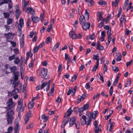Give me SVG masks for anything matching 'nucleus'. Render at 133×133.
Segmentation results:
<instances>
[{
  "label": "nucleus",
  "mask_w": 133,
  "mask_h": 133,
  "mask_svg": "<svg viewBox=\"0 0 133 133\" xmlns=\"http://www.w3.org/2000/svg\"><path fill=\"white\" fill-rule=\"evenodd\" d=\"M94 129V131L95 133H98L99 131H101L102 130L101 129L99 128L98 127H95Z\"/></svg>",
  "instance_id": "30"
},
{
  "label": "nucleus",
  "mask_w": 133,
  "mask_h": 133,
  "mask_svg": "<svg viewBox=\"0 0 133 133\" xmlns=\"http://www.w3.org/2000/svg\"><path fill=\"white\" fill-rule=\"evenodd\" d=\"M79 19L80 24L81 25L88 22V21L85 18V17L83 15H80Z\"/></svg>",
  "instance_id": "7"
},
{
  "label": "nucleus",
  "mask_w": 133,
  "mask_h": 133,
  "mask_svg": "<svg viewBox=\"0 0 133 133\" xmlns=\"http://www.w3.org/2000/svg\"><path fill=\"white\" fill-rule=\"evenodd\" d=\"M19 23L21 27H23L24 25L23 19L22 18H21L19 20Z\"/></svg>",
  "instance_id": "36"
},
{
  "label": "nucleus",
  "mask_w": 133,
  "mask_h": 133,
  "mask_svg": "<svg viewBox=\"0 0 133 133\" xmlns=\"http://www.w3.org/2000/svg\"><path fill=\"white\" fill-rule=\"evenodd\" d=\"M103 24H104L103 23L101 22L98 25V27L99 28H102V27Z\"/></svg>",
  "instance_id": "64"
},
{
  "label": "nucleus",
  "mask_w": 133,
  "mask_h": 133,
  "mask_svg": "<svg viewBox=\"0 0 133 133\" xmlns=\"http://www.w3.org/2000/svg\"><path fill=\"white\" fill-rule=\"evenodd\" d=\"M87 115L88 116V118L92 120V119H94V113H91L89 111H87L86 112Z\"/></svg>",
  "instance_id": "11"
},
{
  "label": "nucleus",
  "mask_w": 133,
  "mask_h": 133,
  "mask_svg": "<svg viewBox=\"0 0 133 133\" xmlns=\"http://www.w3.org/2000/svg\"><path fill=\"white\" fill-rule=\"evenodd\" d=\"M118 2L116 0L115 2H112V5L114 6V5L115 7H116Z\"/></svg>",
  "instance_id": "43"
},
{
  "label": "nucleus",
  "mask_w": 133,
  "mask_h": 133,
  "mask_svg": "<svg viewBox=\"0 0 133 133\" xmlns=\"http://www.w3.org/2000/svg\"><path fill=\"white\" fill-rule=\"evenodd\" d=\"M32 113L30 110L29 111V112L26 115H25V123L26 124L28 121L30 116H31Z\"/></svg>",
  "instance_id": "10"
},
{
  "label": "nucleus",
  "mask_w": 133,
  "mask_h": 133,
  "mask_svg": "<svg viewBox=\"0 0 133 133\" xmlns=\"http://www.w3.org/2000/svg\"><path fill=\"white\" fill-rule=\"evenodd\" d=\"M18 105L16 109L17 111L19 112L23 111L24 110L25 108L24 107L22 106V102H21L20 100L19 101H18Z\"/></svg>",
  "instance_id": "4"
},
{
  "label": "nucleus",
  "mask_w": 133,
  "mask_h": 133,
  "mask_svg": "<svg viewBox=\"0 0 133 133\" xmlns=\"http://www.w3.org/2000/svg\"><path fill=\"white\" fill-rule=\"evenodd\" d=\"M11 43L12 44V46L13 47H15L16 46V43L15 42L12 41L11 42Z\"/></svg>",
  "instance_id": "57"
},
{
  "label": "nucleus",
  "mask_w": 133,
  "mask_h": 133,
  "mask_svg": "<svg viewBox=\"0 0 133 133\" xmlns=\"http://www.w3.org/2000/svg\"><path fill=\"white\" fill-rule=\"evenodd\" d=\"M72 111L71 109V108H70L67 110L66 112L65 113L64 115V117H66L69 116L72 114Z\"/></svg>",
  "instance_id": "13"
},
{
  "label": "nucleus",
  "mask_w": 133,
  "mask_h": 133,
  "mask_svg": "<svg viewBox=\"0 0 133 133\" xmlns=\"http://www.w3.org/2000/svg\"><path fill=\"white\" fill-rule=\"evenodd\" d=\"M121 14V9H120L119 10L118 13V14H117V15H116V16H117V18H119V17L120 15Z\"/></svg>",
  "instance_id": "51"
},
{
  "label": "nucleus",
  "mask_w": 133,
  "mask_h": 133,
  "mask_svg": "<svg viewBox=\"0 0 133 133\" xmlns=\"http://www.w3.org/2000/svg\"><path fill=\"white\" fill-rule=\"evenodd\" d=\"M13 19L11 18H8L6 21V23L7 25H9L11 24L12 22Z\"/></svg>",
  "instance_id": "24"
},
{
  "label": "nucleus",
  "mask_w": 133,
  "mask_h": 133,
  "mask_svg": "<svg viewBox=\"0 0 133 133\" xmlns=\"http://www.w3.org/2000/svg\"><path fill=\"white\" fill-rule=\"evenodd\" d=\"M82 119L83 120V121H81V124L82 125H84L85 124H86L88 125H91L92 120L87 118L86 116L84 115H83Z\"/></svg>",
  "instance_id": "3"
},
{
  "label": "nucleus",
  "mask_w": 133,
  "mask_h": 133,
  "mask_svg": "<svg viewBox=\"0 0 133 133\" xmlns=\"http://www.w3.org/2000/svg\"><path fill=\"white\" fill-rule=\"evenodd\" d=\"M82 25V27L84 30L86 31L88 29L90 26V23L88 22L83 24Z\"/></svg>",
  "instance_id": "8"
},
{
  "label": "nucleus",
  "mask_w": 133,
  "mask_h": 133,
  "mask_svg": "<svg viewBox=\"0 0 133 133\" xmlns=\"http://www.w3.org/2000/svg\"><path fill=\"white\" fill-rule=\"evenodd\" d=\"M42 69L41 72V77L45 79H47L48 77H47L48 71L47 69L44 68H41Z\"/></svg>",
  "instance_id": "6"
},
{
  "label": "nucleus",
  "mask_w": 133,
  "mask_h": 133,
  "mask_svg": "<svg viewBox=\"0 0 133 133\" xmlns=\"http://www.w3.org/2000/svg\"><path fill=\"white\" fill-rule=\"evenodd\" d=\"M76 34H75V33L72 36V37H71V38L72 39H78V38H79V37H76Z\"/></svg>",
  "instance_id": "58"
},
{
  "label": "nucleus",
  "mask_w": 133,
  "mask_h": 133,
  "mask_svg": "<svg viewBox=\"0 0 133 133\" xmlns=\"http://www.w3.org/2000/svg\"><path fill=\"white\" fill-rule=\"evenodd\" d=\"M104 67L103 68V70L104 73L106 72L108 70V67L105 64L104 65Z\"/></svg>",
  "instance_id": "45"
},
{
  "label": "nucleus",
  "mask_w": 133,
  "mask_h": 133,
  "mask_svg": "<svg viewBox=\"0 0 133 133\" xmlns=\"http://www.w3.org/2000/svg\"><path fill=\"white\" fill-rule=\"evenodd\" d=\"M34 102L32 101L30 102L28 104V108L29 109H32L34 106Z\"/></svg>",
  "instance_id": "15"
},
{
  "label": "nucleus",
  "mask_w": 133,
  "mask_h": 133,
  "mask_svg": "<svg viewBox=\"0 0 133 133\" xmlns=\"http://www.w3.org/2000/svg\"><path fill=\"white\" fill-rule=\"evenodd\" d=\"M13 50L14 51V53H15L14 55H17L19 54V52L18 50L17 49H13Z\"/></svg>",
  "instance_id": "39"
},
{
  "label": "nucleus",
  "mask_w": 133,
  "mask_h": 133,
  "mask_svg": "<svg viewBox=\"0 0 133 133\" xmlns=\"http://www.w3.org/2000/svg\"><path fill=\"white\" fill-rule=\"evenodd\" d=\"M13 74L14 76L13 77L14 79V81H13V83H14V82H16L18 80V77L20 76V73L16 71L14 72Z\"/></svg>",
  "instance_id": "9"
},
{
  "label": "nucleus",
  "mask_w": 133,
  "mask_h": 133,
  "mask_svg": "<svg viewBox=\"0 0 133 133\" xmlns=\"http://www.w3.org/2000/svg\"><path fill=\"white\" fill-rule=\"evenodd\" d=\"M90 82L87 83L85 86V88L86 89H88L90 88Z\"/></svg>",
  "instance_id": "46"
},
{
  "label": "nucleus",
  "mask_w": 133,
  "mask_h": 133,
  "mask_svg": "<svg viewBox=\"0 0 133 133\" xmlns=\"http://www.w3.org/2000/svg\"><path fill=\"white\" fill-rule=\"evenodd\" d=\"M93 57V58L94 60H96L97 61L99 60V57L98 54L94 55Z\"/></svg>",
  "instance_id": "29"
},
{
  "label": "nucleus",
  "mask_w": 133,
  "mask_h": 133,
  "mask_svg": "<svg viewBox=\"0 0 133 133\" xmlns=\"http://www.w3.org/2000/svg\"><path fill=\"white\" fill-rule=\"evenodd\" d=\"M34 35V33L33 31L31 32L30 33V35L28 36L29 38H31Z\"/></svg>",
  "instance_id": "60"
},
{
  "label": "nucleus",
  "mask_w": 133,
  "mask_h": 133,
  "mask_svg": "<svg viewBox=\"0 0 133 133\" xmlns=\"http://www.w3.org/2000/svg\"><path fill=\"white\" fill-rule=\"evenodd\" d=\"M108 42L106 43V44H107L109 45V43H110L111 41V38L110 37V36L109 37V36H108Z\"/></svg>",
  "instance_id": "44"
},
{
  "label": "nucleus",
  "mask_w": 133,
  "mask_h": 133,
  "mask_svg": "<svg viewBox=\"0 0 133 133\" xmlns=\"http://www.w3.org/2000/svg\"><path fill=\"white\" fill-rule=\"evenodd\" d=\"M20 62V60L19 58L18 57H16L14 61V63L15 64H18Z\"/></svg>",
  "instance_id": "18"
},
{
  "label": "nucleus",
  "mask_w": 133,
  "mask_h": 133,
  "mask_svg": "<svg viewBox=\"0 0 133 133\" xmlns=\"http://www.w3.org/2000/svg\"><path fill=\"white\" fill-rule=\"evenodd\" d=\"M119 78V77H118V76H116V79H115V80L113 83V85L114 86H116V85L118 82V80Z\"/></svg>",
  "instance_id": "33"
},
{
  "label": "nucleus",
  "mask_w": 133,
  "mask_h": 133,
  "mask_svg": "<svg viewBox=\"0 0 133 133\" xmlns=\"http://www.w3.org/2000/svg\"><path fill=\"white\" fill-rule=\"evenodd\" d=\"M84 109L82 107L79 108L78 109V112H83L84 110H83Z\"/></svg>",
  "instance_id": "61"
},
{
  "label": "nucleus",
  "mask_w": 133,
  "mask_h": 133,
  "mask_svg": "<svg viewBox=\"0 0 133 133\" xmlns=\"http://www.w3.org/2000/svg\"><path fill=\"white\" fill-rule=\"evenodd\" d=\"M97 47L96 48L98 50H103L104 49V48L103 47L99 44L98 42L97 43Z\"/></svg>",
  "instance_id": "16"
},
{
  "label": "nucleus",
  "mask_w": 133,
  "mask_h": 133,
  "mask_svg": "<svg viewBox=\"0 0 133 133\" xmlns=\"http://www.w3.org/2000/svg\"><path fill=\"white\" fill-rule=\"evenodd\" d=\"M82 107L84 109V110H87L89 107V105L88 104H86Z\"/></svg>",
  "instance_id": "38"
},
{
  "label": "nucleus",
  "mask_w": 133,
  "mask_h": 133,
  "mask_svg": "<svg viewBox=\"0 0 133 133\" xmlns=\"http://www.w3.org/2000/svg\"><path fill=\"white\" fill-rule=\"evenodd\" d=\"M54 84H53L52 85V88H51L50 91L52 92H54Z\"/></svg>",
  "instance_id": "53"
},
{
  "label": "nucleus",
  "mask_w": 133,
  "mask_h": 133,
  "mask_svg": "<svg viewBox=\"0 0 133 133\" xmlns=\"http://www.w3.org/2000/svg\"><path fill=\"white\" fill-rule=\"evenodd\" d=\"M39 48L40 47L38 46L35 47L33 50V51H34V53H35L37 52Z\"/></svg>",
  "instance_id": "32"
},
{
  "label": "nucleus",
  "mask_w": 133,
  "mask_h": 133,
  "mask_svg": "<svg viewBox=\"0 0 133 133\" xmlns=\"http://www.w3.org/2000/svg\"><path fill=\"white\" fill-rule=\"evenodd\" d=\"M76 119V116H74L72 118L70 119V122H73L75 123V121Z\"/></svg>",
  "instance_id": "35"
},
{
  "label": "nucleus",
  "mask_w": 133,
  "mask_h": 133,
  "mask_svg": "<svg viewBox=\"0 0 133 133\" xmlns=\"http://www.w3.org/2000/svg\"><path fill=\"white\" fill-rule=\"evenodd\" d=\"M59 43L58 42L56 43L55 45H54L53 48L52 49L53 51H55L57 48L59 47Z\"/></svg>",
  "instance_id": "27"
},
{
  "label": "nucleus",
  "mask_w": 133,
  "mask_h": 133,
  "mask_svg": "<svg viewBox=\"0 0 133 133\" xmlns=\"http://www.w3.org/2000/svg\"><path fill=\"white\" fill-rule=\"evenodd\" d=\"M4 17L6 18H8L10 16V14L7 12H4L3 13Z\"/></svg>",
  "instance_id": "21"
},
{
  "label": "nucleus",
  "mask_w": 133,
  "mask_h": 133,
  "mask_svg": "<svg viewBox=\"0 0 133 133\" xmlns=\"http://www.w3.org/2000/svg\"><path fill=\"white\" fill-rule=\"evenodd\" d=\"M4 26L6 29V31H8L10 29V27L9 26H8L7 25H5Z\"/></svg>",
  "instance_id": "47"
},
{
  "label": "nucleus",
  "mask_w": 133,
  "mask_h": 133,
  "mask_svg": "<svg viewBox=\"0 0 133 133\" xmlns=\"http://www.w3.org/2000/svg\"><path fill=\"white\" fill-rule=\"evenodd\" d=\"M12 85L14 90L10 94L11 96L19 92V89L17 88L18 87H19L21 91H23L24 92L25 91L24 86L22 87V84L19 81L17 82H14V83H12Z\"/></svg>",
  "instance_id": "2"
},
{
  "label": "nucleus",
  "mask_w": 133,
  "mask_h": 133,
  "mask_svg": "<svg viewBox=\"0 0 133 133\" xmlns=\"http://www.w3.org/2000/svg\"><path fill=\"white\" fill-rule=\"evenodd\" d=\"M125 15H123L121 18L120 19V21L121 23L123 22L125 23L126 21V20L124 18Z\"/></svg>",
  "instance_id": "25"
},
{
  "label": "nucleus",
  "mask_w": 133,
  "mask_h": 133,
  "mask_svg": "<svg viewBox=\"0 0 133 133\" xmlns=\"http://www.w3.org/2000/svg\"><path fill=\"white\" fill-rule=\"evenodd\" d=\"M98 66L95 65L94 66V68H93L92 70L93 71H96V69L97 68Z\"/></svg>",
  "instance_id": "63"
},
{
  "label": "nucleus",
  "mask_w": 133,
  "mask_h": 133,
  "mask_svg": "<svg viewBox=\"0 0 133 133\" xmlns=\"http://www.w3.org/2000/svg\"><path fill=\"white\" fill-rule=\"evenodd\" d=\"M77 77V76L76 75H74L71 79V81L72 82H74L76 79Z\"/></svg>",
  "instance_id": "50"
},
{
  "label": "nucleus",
  "mask_w": 133,
  "mask_h": 133,
  "mask_svg": "<svg viewBox=\"0 0 133 133\" xmlns=\"http://www.w3.org/2000/svg\"><path fill=\"white\" fill-rule=\"evenodd\" d=\"M52 27V26L51 25H49L48 28L46 29L47 31L48 32L50 31L51 30Z\"/></svg>",
  "instance_id": "48"
},
{
  "label": "nucleus",
  "mask_w": 133,
  "mask_h": 133,
  "mask_svg": "<svg viewBox=\"0 0 133 133\" xmlns=\"http://www.w3.org/2000/svg\"><path fill=\"white\" fill-rule=\"evenodd\" d=\"M76 87H74V88L73 89H71V92H72L73 94V95H74L76 92Z\"/></svg>",
  "instance_id": "54"
},
{
  "label": "nucleus",
  "mask_w": 133,
  "mask_h": 133,
  "mask_svg": "<svg viewBox=\"0 0 133 133\" xmlns=\"http://www.w3.org/2000/svg\"><path fill=\"white\" fill-rule=\"evenodd\" d=\"M29 4V3L28 1L27 2H26L25 0H22V5H23L22 9L23 10H24L25 8L27 7L28 6Z\"/></svg>",
  "instance_id": "12"
},
{
  "label": "nucleus",
  "mask_w": 133,
  "mask_h": 133,
  "mask_svg": "<svg viewBox=\"0 0 133 133\" xmlns=\"http://www.w3.org/2000/svg\"><path fill=\"white\" fill-rule=\"evenodd\" d=\"M50 36L48 37L46 39L45 42L46 44H48L50 41Z\"/></svg>",
  "instance_id": "40"
},
{
  "label": "nucleus",
  "mask_w": 133,
  "mask_h": 133,
  "mask_svg": "<svg viewBox=\"0 0 133 133\" xmlns=\"http://www.w3.org/2000/svg\"><path fill=\"white\" fill-rule=\"evenodd\" d=\"M16 18H17L20 15V11L19 10L17 9L16 11Z\"/></svg>",
  "instance_id": "31"
},
{
  "label": "nucleus",
  "mask_w": 133,
  "mask_h": 133,
  "mask_svg": "<svg viewBox=\"0 0 133 133\" xmlns=\"http://www.w3.org/2000/svg\"><path fill=\"white\" fill-rule=\"evenodd\" d=\"M85 1L89 2L88 5L89 6H91L94 5V2L93 0H85Z\"/></svg>",
  "instance_id": "23"
},
{
  "label": "nucleus",
  "mask_w": 133,
  "mask_h": 133,
  "mask_svg": "<svg viewBox=\"0 0 133 133\" xmlns=\"http://www.w3.org/2000/svg\"><path fill=\"white\" fill-rule=\"evenodd\" d=\"M105 31L104 30L101 32V39H102L101 41L102 42L104 40V37L105 36Z\"/></svg>",
  "instance_id": "22"
},
{
  "label": "nucleus",
  "mask_w": 133,
  "mask_h": 133,
  "mask_svg": "<svg viewBox=\"0 0 133 133\" xmlns=\"http://www.w3.org/2000/svg\"><path fill=\"white\" fill-rule=\"evenodd\" d=\"M130 30H129L128 29H126V30L125 34L127 35H128L131 32Z\"/></svg>",
  "instance_id": "56"
},
{
  "label": "nucleus",
  "mask_w": 133,
  "mask_h": 133,
  "mask_svg": "<svg viewBox=\"0 0 133 133\" xmlns=\"http://www.w3.org/2000/svg\"><path fill=\"white\" fill-rule=\"evenodd\" d=\"M74 33L75 32L73 31H71L69 33L70 37H71Z\"/></svg>",
  "instance_id": "55"
},
{
  "label": "nucleus",
  "mask_w": 133,
  "mask_h": 133,
  "mask_svg": "<svg viewBox=\"0 0 133 133\" xmlns=\"http://www.w3.org/2000/svg\"><path fill=\"white\" fill-rule=\"evenodd\" d=\"M132 61H133L132 59H131L130 62H127L126 63L127 66H129L132 63Z\"/></svg>",
  "instance_id": "62"
},
{
  "label": "nucleus",
  "mask_w": 133,
  "mask_h": 133,
  "mask_svg": "<svg viewBox=\"0 0 133 133\" xmlns=\"http://www.w3.org/2000/svg\"><path fill=\"white\" fill-rule=\"evenodd\" d=\"M16 55H15L13 54L12 55L10 56L8 58V60L9 61H11L14 59L16 58Z\"/></svg>",
  "instance_id": "26"
},
{
  "label": "nucleus",
  "mask_w": 133,
  "mask_h": 133,
  "mask_svg": "<svg viewBox=\"0 0 133 133\" xmlns=\"http://www.w3.org/2000/svg\"><path fill=\"white\" fill-rule=\"evenodd\" d=\"M131 79H129L128 81H127L126 83L125 84V87L129 86L131 85Z\"/></svg>",
  "instance_id": "28"
},
{
  "label": "nucleus",
  "mask_w": 133,
  "mask_h": 133,
  "mask_svg": "<svg viewBox=\"0 0 133 133\" xmlns=\"http://www.w3.org/2000/svg\"><path fill=\"white\" fill-rule=\"evenodd\" d=\"M19 125L17 124L16 125V126L15 128L14 129L15 131H18L19 129Z\"/></svg>",
  "instance_id": "59"
},
{
  "label": "nucleus",
  "mask_w": 133,
  "mask_h": 133,
  "mask_svg": "<svg viewBox=\"0 0 133 133\" xmlns=\"http://www.w3.org/2000/svg\"><path fill=\"white\" fill-rule=\"evenodd\" d=\"M112 69L116 72H117L119 70L118 67L115 66L114 67H112Z\"/></svg>",
  "instance_id": "41"
},
{
  "label": "nucleus",
  "mask_w": 133,
  "mask_h": 133,
  "mask_svg": "<svg viewBox=\"0 0 133 133\" xmlns=\"http://www.w3.org/2000/svg\"><path fill=\"white\" fill-rule=\"evenodd\" d=\"M98 113V112L97 111H95L94 113V119H95L96 117V115H97Z\"/></svg>",
  "instance_id": "52"
},
{
  "label": "nucleus",
  "mask_w": 133,
  "mask_h": 133,
  "mask_svg": "<svg viewBox=\"0 0 133 133\" xmlns=\"http://www.w3.org/2000/svg\"><path fill=\"white\" fill-rule=\"evenodd\" d=\"M89 13L88 12L87 10H86L85 11V16L86 17V18L87 20H88L89 19Z\"/></svg>",
  "instance_id": "34"
},
{
  "label": "nucleus",
  "mask_w": 133,
  "mask_h": 133,
  "mask_svg": "<svg viewBox=\"0 0 133 133\" xmlns=\"http://www.w3.org/2000/svg\"><path fill=\"white\" fill-rule=\"evenodd\" d=\"M50 82V80H49L48 82H44L42 83L41 87V89L42 90L45 87H46V90L47 91H48L49 89Z\"/></svg>",
  "instance_id": "5"
},
{
  "label": "nucleus",
  "mask_w": 133,
  "mask_h": 133,
  "mask_svg": "<svg viewBox=\"0 0 133 133\" xmlns=\"http://www.w3.org/2000/svg\"><path fill=\"white\" fill-rule=\"evenodd\" d=\"M98 3L99 5H105L106 4V3L105 1H99L98 2Z\"/></svg>",
  "instance_id": "49"
},
{
  "label": "nucleus",
  "mask_w": 133,
  "mask_h": 133,
  "mask_svg": "<svg viewBox=\"0 0 133 133\" xmlns=\"http://www.w3.org/2000/svg\"><path fill=\"white\" fill-rule=\"evenodd\" d=\"M8 4V9L9 10H10L13 7V3H12V2H11L9 3Z\"/></svg>",
  "instance_id": "37"
},
{
  "label": "nucleus",
  "mask_w": 133,
  "mask_h": 133,
  "mask_svg": "<svg viewBox=\"0 0 133 133\" xmlns=\"http://www.w3.org/2000/svg\"><path fill=\"white\" fill-rule=\"evenodd\" d=\"M11 72H15V71L17 70V68L16 66H14L12 67H10L9 68Z\"/></svg>",
  "instance_id": "17"
},
{
  "label": "nucleus",
  "mask_w": 133,
  "mask_h": 133,
  "mask_svg": "<svg viewBox=\"0 0 133 133\" xmlns=\"http://www.w3.org/2000/svg\"><path fill=\"white\" fill-rule=\"evenodd\" d=\"M32 20L35 22H37L39 20V18L37 17H33L32 16L31 17Z\"/></svg>",
  "instance_id": "19"
},
{
  "label": "nucleus",
  "mask_w": 133,
  "mask_h": 133,
  "mask_svg": "<svg viewBox=\"0 0 133 133\" xmlns=\"http://www.w3.org/2000/svg\"><path fill=\"white\" fill-rule=\"evenodd\" d=\"M97 16L98 17L97 18V19L98 22L100 21L103 18V17L102 16V14L101 12L99 11L97 12Z\"/></svg>",
  "instance_id": "14"
},
{
  "label": "nucleus",
  "mask_w": 133,
  "mask_h": 133,
  "mask_svg": "<svg viewBox=\"0 0 133 133\" xmlns=\"http://www.w3.org/2000/svg\"><path fill=\"white\" fill-rule=\"evenodd\" d=\"M41 118L42 119L44 120V122H45L48 120V117L44 115L43 114L41 115Z\"/></svg>",
  "instance_id": "20"
},
{
  "label": "nucleus",
  "mask_w": 133,
  "mask_h": 133,
  "mask_svg": "<svg viewBox=\"0 0 133 133\" xmlns=\"http://www.w3.org/2000/svg\"><path fill=\"white\" fill-rule=\"evenodd\" d=\"M7 107L4 108L8 111L6 113V118L8 124L12 123L13 121L14 120V117L13 115L15 114L14 111L12 110H10L11 109L14 108L16 104L14 102L12 98H10L7 101L6 103Z\"/></svg>",
  "instance_id": "1"
},
{
  "label": "nucleus",
  "mask_w": 133,
  "mask_h": 133,
  "mask_svg": "<svg viewBox=\"0 0 133 133\" xmlns=\"http://www.w3.org/2000/svg\"><path fill=\"white\" fill-rule=\"evenodd\" d=\"M111 28H110L109 29L107 30V34L108 36H109V37L111 35Z\"/></svg>",
  "instance_id": "42"
}]
</instances>
